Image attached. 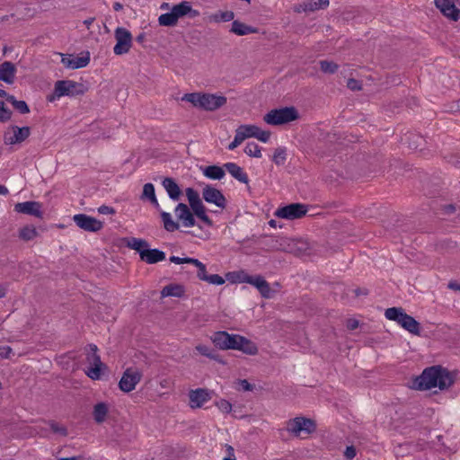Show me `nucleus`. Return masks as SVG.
<instances>
[{"mask_svg":"<svg viewBox=\"0 0 460 460\" xmlns=\"http://www.w3.org/2000/svg\"><path fill=\"white\" fill-rule=\"evenodd\" d=\"M455 382V376L441 366H433L423 370L422 374L413 381V387L420 391L438 387L445 390Z\"/></svg>","mask_w":460,"mask_h":460,"instance_id":"obj_1","label":"nucleus"},{"mask_svg":"<svg viewBox=\"0 0 460 460\" xmlns=\"http://www.w3.org/2000/svg\"><path fill=\"white\" fill-rule=\"evenodd\" d=\"M12 349L8 346L0 347V356L3 358H8Z\"/></svg>","mask_w":460,"mask_h":460,"instance_id":"obj_59","label":"nucleus"},{"mask_svg":"<svg viewBox=\"0 0 460 460\" xmlns=\"http://www.w3.org/2000/svg\"><path fill=\"white\" fill-rule=\"evenodd\" d=\"M140 259L148 264H155L164 261L165 259V253L159 249H150L146 247L145 251L140 252Z\"/></svg>","mask_w":460,"mask_h":460,"instance_id":"obj_24","label":"nucleus"},{"mask_svg":"<svg viewBox=\"0 0 460 460\" xmlns=\"http://www.w3.org/2000/svg\"><path fill=\"white\" fill-rule=\"evenodd\" d=\"M202 198L206 202L215 204L221 209H224L226 207V197L219 190L212 187L211 185H206L203 188Z\"/></svg>","mask_w":460,"mask_h":460,"instance_id":"obj_16","label":"nucleus"},{"mask_svg":"<svg viewBox=\"0 0 460 460\" xmlns=\"http://www.w3.org/2000/svg\"><path fill=\"white\" fill-rule=\"evenodd\" d=\"M434 3L442 14L449 20L457 22L460 19V10L453 0H434Z\"/></svg>","mask_w":460,"mask_h":460,"instance_id":"obj_17","label":"nucleus"},{"mask_svg":"<svg viewBox=\"0 0 460 460\" xmlns=\"http://www.w3.org/2000/svg\"><path fill=\"white\" fill-rule=\"evenodd\" d=\"M169 260L171 262L175 263V264H182V263L192 264L194 258H189V257L180 258L178 256L173 255V256H171Z\"/></svg>","mask_w":460,"mask_h":460,"instance_id":"obj_52","label":"nucleus"},{"mask_svg":"<svg viewBox=\"0 0 460 460\" xmlns=\"http://www.w3.org/2000/svg\"><path fill=\"white\" fill-rule=\"evenodd\" d=\"M445 246V248L447 249H450V248H454L456 247V243L455 242H452L450 240H447V241H443L440 244V248L443 249Z\"/></svg>","mask_w":460,"mask_h":460,"instance_id":"obj_61","label":"nucleus"},{"mask_svg":"<svg viewBox=\"0 0 460 460\" xmlns=\"http://www.w3.org/2000/svg\"><path fill=\"white\" fill-rule=\"evenodd\" d=\"M244 282L249 283L258 288L260 293L263 297L269 298L270 297L271 288L270 284L264 279L263 277L257 276H246L244 278Z\"/></svg>","mask_w":460,"mask_h":460,"instance_id":"obj_22","label":"nucleus"},{"mask_svg":"<svg viewBox=\"0 0 460 460\" xmlns=\"http://www.w3.org/2000/svg\"><path fill=\"white\" fill-rule=\"evenodd\" d=\"M142 374L137 369L132 367L127 368L119 382V387L122 392L129 393L136 388L140 382Z\"/></svg>","mask_w":460,"mask_h":460,"instance_id":"obj_13","label":"nucleus"},{"mask_svg":"<svg viewBox=\"0 0 460 460\" xmlns=\"http://www.w3.org/2000/svg\"><path fill=\"white\" fill-rule=\"evenodd\" d=\"M161 218L164 223V227L168 232H174L179 229L180 224L172 220L170 213L162 211Z\"/></svg>","mask_w":460,"mask_h":460,"instance_id":"obj_34","label":"nucleus"},{"mask_svg":"<svg viewBox=\"0 0 460 460\" xmlns=\"http://www.w3.org/2000/svg\"><path fill=\"white\" fill-rule=\"evenodd\" d=\"M162 185L172 200L178 201L181 199L182 191L173 178H164L162 181Z\"/></svg>","mask_w":460,"mask_h":460,"instance_id":"obj_23","label":"nucleus"},{"mask_svg":"<svg viewBox=\"0 0 460 460\" xmlns=\"http://www.w3.org/2000/svg\"><path fill=\"white\" fill-rule=\"evenodd\" d=\"M172 10L175 14L177 20L185 15H190V17L191 18H194L199 15V12L197 10H193L190 3L187 1L175 4L172 8Z\"/></svg>","mask_w":460,"mask_h":460,"instance_id":"obj_27","label":"nucleus"},{"mask_svg":"<svg viewBox=\"0 0 460 460\" xmlns=\"http://www.w3.org/2000/svg\"><path fill=\"white\" fill-rule=\"evenodd\" d=\"M226 171L237 181L243 183H248L249 179L246 172H243V168L234 163H226L224 164Z\"/></svg>","mask_w":460,"mask_h":460,"instance_id":"obj_28","label":"nucleus"},{"mask_svg":"<svg viewBox=\"0 0 460 460\" xmlns=\"http://www.w3.org/2000/svg\"><path fill=\"white\" fill-rule=\"evenodd\" d=\"M216 405L222 412L229 413L232 411V404L225 399H221L217 402Z\"/></svg>","mask_w":460,"mask_h":460,"instance_id":"obj_49","label":"nucleus"},{"mask_svg":"<svg viewBox=\"0 0 460 460\" xmlns=\"http://www.w3.org/2000/svg\"><path fill=\"white\" fill-rule=\"evenodd\" d=\"M270 132L267 130H262L261 128L257 127V132L255 135V138L258 140L267 143L270 139Z\"/></svg>","mask_w":460,"mask_h":460,"instance_id":"obj_50","label":"nucleus"},{"mask_svg":"<svg viewBox=\"0 0 460 460\" xmlns=\"http://www.w3.org/2000/svg\"><path fill=\"white\" fill-rule=\"evenodd\" d=\"M353 291L357 296H361V295L367 296L368 294V291L366 288H356Z\"/></svg>","mask_w":460,"mask_h":460,"instance_id":"obj_63","label":"nucleus"},{"mask_svg":"<svg viewBox=\"0 0 460 460\" xmlns=\"http://www.w3.org/2000/svg\"><path fill=\"white\" fill-rule=\"evenodd\" d=\"M75 225L86 232H98L103 227V223L86 214H76L73 217Z\"/></svg>","mask_w":460,"mask_h":460,"instance_id":"obj_15","label":"nucleus"},{"mask_svg":"<svg viewBox=\"0 0 460 460\" xmlns=\"http://www.w3.org/2000/svg\"><path fill=\"white\" fill-rule=\"evenodd\" d=\"M329 0H307L295 8L297 13L300 12H314L320 9H325L329 6Z\"/></svg>","mask_w":460,"mask_h":460,"instance_id":"obj_26","label":"nucleus"},{"mask_svg":"<svg viewBox=\"0 0 460 460\" xmlns=\"http://www.w3.org/2000/svg\"><path fill=\"white\" fill-rule=\"evenodd\" d=\"M206 282L212 284V285H223L225 283V279L223 277L219 276L218 274H209L208 275Z\"/></svg>","mask_w":460,"mask_h":460,"instance_id":"obj_48","label":"nucleus"},{"mask_svg":"<svg viewBox=\"0 0 460 460\" xmlns=\"http://www.w3.org/2000/svg\"><path fill=\"white\" fill-rule=\"evenodd\" d=\"M238 385H240V388L243 391H252L254 388V385L250 384L246 379L238 380Z\"/></svg>","mask_w":460,"mask_h":460,"instance_id":"obj_53","label":"nucleus"},{"mask_svg":"<svg viewBox=\"0 0 460 460\" xmlns=\"http://www.w3.org/2000/svg\"><path fill=\"white\" fill-rule=\"evenodd\" d=\"M182 100L192 103L195 107L206 111H215L226 103V98L225 96L209 93H186L182 97Z\"/></svg>","mask_w":460,"mask_h":460,"instance_id":"obj_3","label":"nucleus"},{"mask_svg":"<svg viewBox=\"0 0 460 460\" xmlns=\"http://www.w3.org/2000/svg\"><path fill=\"white\" fill-rule=\"evenodd\" d=\"M12 117V111L5 107L4 102H0V121L6 122Z\"/></svg>","mask_w":460,"mask_h":460,"instance_id":"obj_46","label":"nucleus"},{"mask_svg":"<svg viewBox=\"0 0 460 460\" xmlns=\"http://www.w3.org/2000/svg\"><path fill=\"white\" fill-rule=\"evenodd\" d=\"M320 69L325 74L332 75L337 72L339 66L333 61L321 60L319 62Z\"/></svg>","mask_w":460,"mask_h":460,"instance_id":"obj_40","label":"nucleus"},{"mask_svg":"<svg viewBox=\"0 0 460 460\" xmlns=\"http://www.w3.org/2000/svg\"><path fill=\"white\" fill-rule=\"evenodd\" d=\"M161 218L164 223V227L168 232H174L179 229L180 224L172 220L170 213L162 211Z\"/></svg>","mask_w":460,"mask_h":460,"instance_id":"obj_35","label":"nucleus"},{"mask_svg":"<svg viewBox=\"0 0 460 460\" xmlns=\"http://www.w3.org/2000/svg\"><path fill=\"white\" fill-rule=\"evenodd\" d=\"M448 288L453 290H460V284L456 281H451L448 284Z\"/></svg>","mask_w":460,"mask_h":460,"instance_id":"obj_64","label":"nucleus"},{"mask_svg":"<svg viewBox=\"0 0 460 460\" xmlns=\"http://www.w3.org/2000/svg\"><path fill=\"white\" fill-rule=\"evenodd\" d=\"M140 199L143 200L147 199L156 209L160 208V205L155 192V186L152 183H146L144 185Z\"/></svg>","mask_w":460,"mask_h":460,"instance_id":"obj_30","label":"nucleus"},{"mask_svg":"<svg viewBox=\"0 0 460 460\" xmlns=\"http://www.w3.org/2000/svg\"><path fill=\"white\" fill-rule=\"evenodd\" d=\"M7 102H10L13 108L21 114H27L30 112V108L26 102L18 101L13 95H9L7 97Z\"/></svg>","mask_w":460,"mask_h":460,"instance_id":"obj_38","label":"nucleus"},{"mask_svg":"<svg viewBox=\"0 0 460 460\" xmlns=\"http://www.w3.org/2000/svg\"><path fill=\"white\" fill-rule=\"evenodd\" d=\"M256 125H241V130H243L246 136V137H255L257 132Z\"/></svg>","mask_w":460,"mask_h":460,"instance_id":"obj_47","label":"nucleus"},{"mask_svg":"<svg viewBox=\"0 0 460 460\" xmlns=\"http://www.w3.org/2000/svg\"><path fill=\"white\" fill-rule=\"evenodd\" d=\"M234 13L232 11L219 12L214 15V20L217 22H230L234 20Z\"/></svg>","mask_w":460,"mask_h":460,"instance_id":"obj_45","label":"nucleus"},{"mask_svg":"<svg viewBox=\"0 0 460 460\" xmlns=\"http://www.w3.org/2000/svg\"><path fill=\"white\" fill-rule=\"evenodd\" d=\"M244 153L251 157L260 158L261 156V147L254 142H249L246 144Z\"/></svg>","mask_w":460,"mask_h":460,"instance_id":"obj_41","label":"nucleus"},{"mask_svg":"<svg viewBox=\"0 0 460 460\" xmlns=\"http://www.w3.org/2000/svg\"><path fill=\"white\" fill-rule=\"evenodd\" d=\"M211 341L217 348L223 350L235 349L252 356L258 353L255 343L239 334H230L227 332L219 331L211 336Z\"/></svg>","mask_w":460,"mask_h":460,"instance_id":"obj_2","label":"nucleus"},{"mask_svg":"<svg viewBox=\"0 0 460 460\" xmlns=\"http://www.w3.org/2000/svg\"><path fill=\"white\" fill-rule=\"evenodd\" d=\"M50 429L54 433H58L62 436L67 435V430L65 427L59 426L58 423L52 421L49 423Z\"/></svg>","mask_w":460,"mask_h":460,"instance_id":"obj_51","label":"nucleus"},{"mask_svg":"<svg viewBox=\"0 0 460 460\" xmlns=\"http://www.w3.org/2000/svg\"><path fill=\"white\" fill-rule=\"evenodd\" d=\"M178 221L184 227H192L196 225L195 215L184 203H179L174 209Z\"/></svg>","mask_w":460,"mask_h":460,"instance_id":"obj_18","label":"nucleus"},{"mask_svg":"<svg viewBox=\"0 0 460 460\" xmlns=\"http://www.w3.org/2000/svg\"><path fill=\"white\" fill-rule=\"evenodd\" d=\"M269 246L273 250L294 252L296 255H302L308 249V245L305 242L294 240L289 241L285 237H271L270 239Z\"/></svg>","mask_w":460,"mask_h":460,"instance_id":"obj_6","label":"nucleus"},{"mask_svg":"<svg viewBox=\"0 0 460 460\" xmlns=\"http://www.w3.org/2000/svg\"><path fill=\"white\" fill-rule=\"evenodd\" d=\"M297 119L298 112L295 107L271 110L263 117V120L272 126L287 124Z\"/></svg>","mask_w":460,"mask_h":460,"instance_id":"obj_5","label":"nucleus"},{"mask_svg":"<svg viewBox=\"0 0 460 460\" xmlns=\"http://www.w3.org/2000/svg\"><path fill=\"white\" fill-rule=\"evenodd\" d=\"M185 192L190 204L189 208L192 213L207 226H211L213 222L207 215V209L203 205L198 191L192 188H187Z\"/></svg>","mask_w":460,"mask_h":460,"instance_id":"obj_7","label":"nucleus"},{"mask_svg":"<svg viewBox=\"0 0 460 460\" xmlns=\"http://www.w3.org/2000/svg\"><path fill=\"white\" fill-rule=\"evenodd\" d=\"M116 45L113 48V52L118 55L128 53L132 46V35L130 31L123 27H118L115 30Z\"/></svg>","mask_w":460,"mask_h":460,"instance_id":"obj_11","label":"nucleus"},{"mask_svg":"<svg viewBox=\"0 0 460 460\" xmlns=\"http://www.w3.org/2000/svg\"><path fill=\"white\" fill-rule=\"evenodd\" d=\"M62 64L71 69H78L85 67L90 63V53L86 52L82 57H72L70 55H62Z\"/></svg>","mask_w":460,"mask_h":460,"instance_id":"obj_20","label":"nucleus"},{"mask_svg":"<svg viewBox=\"0 0 460 460\" xmlns=\"http://www.w3.org/2000/svg\"><path fill=\"white\" fill-rule=\"evenodd\" d=\"M37 236L38 232L33 226H25L19 231V238L25 242L31 241Z\"/></svg>","mask_w":460,"mask_h":460,"instance_id":"obj_36","label":"nucleus"},{"mask_svg":"<svg viewBox=\"0 0 460 460\" xmlns=\"http://www.w3.org/2000/svg\"><path fill=\"white\" fill-rule=\"evenodd\" d=\"M287 159V150L285 147H279L275 150L272 161L277 165H282L286 162Z\"/></svg>","mask_w":460,"mask_h":460,"instance_id":"obj_42","label":"nucleus"},{"mask_svg":"<svg viewBox=\"0 0 460 460\" xmlns=\"http://www.w3.org/2000/svg\"><path fill=\"white\" fill-rule=\"evenodd\" d=\"M185 289L182 285L180 284H170L165 286L161 291V296H174L182 297L184 296Z\"/></svg>","mask_w":460,"mask_h":460,"instance_id":"obj_29","label":"nucleus"},{"mask_svg":"<svg viewBox=\"0 0 460 460\" xmlns=\"http://www.w3.org/2000/svg\"><path fill=\"white\" fill-rule=\"evenodd\" d=\"M108 412H109L108 404L105 402H98L93 407V420L99 424L102 423L105 420Z\"/></svg>","mask_w":460,"mask_h":460,"instance_id":"obj_32","label":"nucleus"},{"mask_svg":"<svg viewBox=\"0 0 460 460\" xmlns=\"http://www.w3.org/2000/svg\"><path fill=\"white\" fill-rule=\"evenodd\" d=\"M347 86L351 90H360L361 89L359 82L353 78L349 79Z\"/></svg>","mask_w":460,"mask_h":460,"instance_id":"obj_57","label":"nucleus"},{"mask_svg":"<svg viewBox=\"0 0 460 460\" xmlns=\"http://www.w3.org/2000/svg\"><path fill=\"white\" fill-rule=\"evenodd\" d=\"M159 24L162 26H174L178 20L172 10L170 13H163L158 18Z\"/></svg>","mask_w":460,"mask_h":460,"instance_id":"obj_39","label":"nucleus"},{"mask_svg":"<svg viewBox=\"0 0 460 460\" xmlns=\"http://www.w3.org/2000/svg\"><path fill=\"white\" fill-rule=\"evenodd\" d=\"M234 138L241 144L247 138L244 132L241 130L240 126L235 130Z\"/></svg>","mask_w":460,"mask_h":460,"instance_id":"obj_56","label":"nucleus"},{"mask_svg":"<svg viewBox=\"0 0 460 460\" xmlns=\"http://www.w3.org/2000/svg\"><path fill=\"white\" fill-rule=\"evenodd\" d=\"M203 174L212 180H221L225 177V170L217 165H209L203 169Z\"/></svg>","mask_w":460,"mask_h":460,"instance_id":"obj_33","label":"nucleus"},{"mask_svg":"<svg viewBox=\"0 0 460 460\" xmlns=\"http://www.w3.org/2000/svg\"><path fill=\"white\" fill-rule=\"evenodd\" d=\"M190 406L192 409L200 408L205 402L211 399L210 394L207 389L198 388L189 393Z\"/></svg>","mask_w":460,"mask_h":460,"instance_id":"obj_21","label":"nucleus"},{"mask_svg":"<svg viewBox=\"0 0 460 460\" xmlns=\"http://www.w3.org/2000/svg\"><path fill=\"white\" fill-rule=\"evenodd\" d=\"M16 67L11 61H4L0 64V81H4L8 84L14 82Z\"/></svg>","mask_w":460,"mask_h":460,"instance_id":"obj_25","label":"nucleus"},{"mask_svg":"<svg viewBox=\"0 0 460 460\" xmlns=\"http://www.w3.org/2000/svg\"><path fill=\"white\" fill-rule=\"evenodd\" d=\"M231 32L238 35L244 36L251 33H256L257 29L252 26L246 25L239 21H234L232 23V28L230 30Z\"/></svg>","mask_w":460,"mask_h":460,"instance_id":"obj_31","label":"nucleus"},{"mask_svg":"<svg viewBox=\"0 0 460 460\" xmlns=\"http://www.w3.org/2000/svg\"><path fill=\"white\" fill-rule=\"evenodd\" d=\"M128 247L137 251L139 254L145 251L146 247H149V243L145 239L131 237L127 243Z\"/></svg>","mask_w":460,"mask_h":460,"instance_id":"obj_37","label":"nucleus"},{"mask_svg":"<svg viewBox=\"0 0 460 460\" xmlns=\"http://www.w3.org/2000/svg\"><path fill=\"white\" fill-rule=\"evenodd\" d=\"M315 429V422L308 418L296 417L287 422V430L296 437H299L302 432L312 434Z\"/></svg>","mask_w":460,"mask_h":460,"instance_id":"obj_8","label":"nucleus"},{"mask_svg":"<svg viewBox=\"0 0 460 460\" xmlns=\"http://www.w3.org/2000/svg\"><path fill=\"white\" fill-rule=\"evenodd\" d=\"M385 316L396 322L404 330L413 335H420V324L412 316L407 314L402 307H390L385 311Z\"/></svg>","mask_w":460,"mask_h":460,"instance_id":"obj_4","label":"nucleus"},{"mask_svg":"<svg viewBox=\"0 0 460 460\" xmlns=\"http://www.w3.org/2000/svg\"><path fill=\"white\" fill-rule=\"evenodd\" d=\"M192 265H194L198 268V272H197L198 279L205 281L208 275L207 273L206 265L204 263H202L200 261H199L198 259H194Z\"/></svg>","mask_w":460,"mask_h":460,"instance_id":"obj_43","label":"nucleus"},{"mask_svg":"<svg viewBox=\"0 0 460 460\" xmlns=\"http://www.w3.org/2000/svg\"><path fill=\"white\" fill-rule=\"evenodd\" d=\"M90 351L86 355V360L89 367L85 370V374L92 380H99L102 376V367L104 364L102 362L100 356L97 354V346L94 344L89 345Z\"/></svg>","mask_w":460,"mask_h":460,"instance_id":"obj_9","label":"nucleus"},{"mask_svg":"<svg viewBox=\"0 0 460 460\" xmlns=\"http://www.w3.org/2000/svg\"><path fill=\"white\" fill-rule=\"evenodd\" d=\"M358 326V322L356 320H349L347 327L349 330H355Z\"/></svg>","mask_w":460,"mask_h":460,"instance_id":"obj_62","label":"nucleus"},{"mask_svg":"<svg viewBox=\"0 0 460 460\" xmlns=\"http://www.w3.org/2000/svg\"><path fill=\"white\" fill-rule=\"evenodd\" d=\"M31 134L30 127L11 126L4 134V142L5 145H15L23 142Z\"/></svg>","mask_w":460,"mask_h":460,"instance_id":"obj_14","label":"nucleus"},{"mask_svg":"<svg viewBox=\"0 0 460 460\" xmlns=\"http://www.w3.org/2000/svg\"><path fill=\"white\" fill-rule=\"evenodd\" d=\"M344 456L348 460H351L356 456V448L353 446H349L346 447L344 452Z\"/></svg>","mask_w":460,"mask_h":460,"instance_id":"obj_54","label":"nucleus"},{"mask_svg":"<svg viewBox=\"0 0 460 460\" xmlns=\"http://www.w3.org/2000/svg\"><path fill=\"white\" fill-rule=\"evenodd\" d=\"M82 84L71 80H60L55 84L54 93L58 97L76 96L84 93Z\"/></svg>","mask_w":460,"mask_h":460,"instance_id":"obj_12","label":"nucleus"},{"mask_svg":"<svg viewBox=\"0 0 460 460\" xmlns=\"http://www.w3.org/2000/svg\"><path fill=\"white\" fill-rule=\"evenodd\" d=\"M98 212L102 215H113L115 214V209L111 207L102 205L98 208Z\"/></svg>","mask_w":460,"mask_h":460,"instance_id":"obj_55","label":"nucleus"},{"mask_svg":"<svg viewBox=\"0 0 460 460\" xmlns=\"http://www.w3.org/2000/svg\"><path fill=\"white\" fill-rule=\"evenodd\" d=\"M225 447H226V451L227 453V456L225 458H235L234 447L227 444Z\"/></svg>","mask_w":460,"mask_h":460,"instance_id":"obj_60","label":"nucleus"},{"mask_svg":"<svg viewBox=\"0 0 460 460\" xmlns=\"http://www.w3.org/2000/svg\"><path fill=\"white\" fill-rule=\"evenodd\" d=\"M196 350L199 354H201L208 358L217 359V354H216L215 350L208 348L206 345L199 344V345L196 346Z\"/></svg>","mask_w":460,"mask_h":460,"instance_id":"obj_44","label":"nucleus"},{"mask_svg":"<svg viewBox=\"0 0 460 460\" xmlns=\"http://www.w3.org/2000/svg\"><path fill=\"white\" fill-rule=\"evenodd\" d=\"M14 211L17 213L33 216L38 218H42L43 216L41 211V204L37 201H25L16 203L14 205Z\"/></svg>","mask_w":460,"mask_h":460,"instance_id":"obj_19","label":"nucleus"},{"mask_svg":"<svg viewBox=\"0 0 460 460\" xmlns=\"http://www.w3.org/2000/svg\"><path fill=\"white\" fill-rule=\"evenodd\" d=\"M442 210L446 215H451L456 211V207L453 204H447L443 206Z\"/></svg>","mask_w":460,"mask_h":460,"instance_id":"obj_58","label":"nucleus"},{"mask_svg":"<svg viewBox=\"0 0 460 460\" xmlns=\"http://www.w3.org/2000/svg\"><path fill=\"white\" fill-rule=\"evenodd\" d=\"M308 211L307 206L302 203H291L279 208L274 215L277 217L288 220L302 218Z\"/></svg>","mask_w":460,"mask_h":460,"instance_id":"obj_10","label":"nucleus"}]
</instances>
